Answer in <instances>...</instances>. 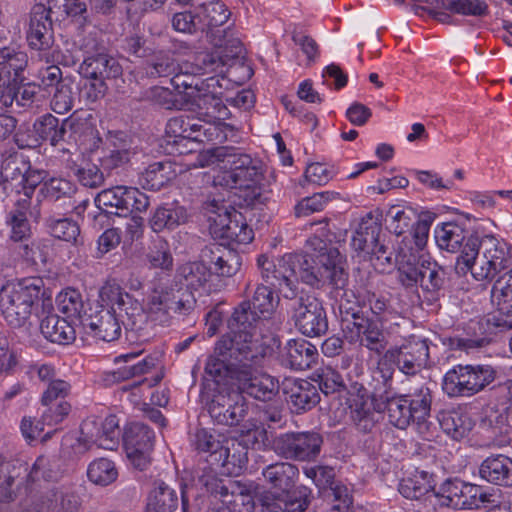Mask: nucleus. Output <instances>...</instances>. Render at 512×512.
Returning a JSON list of instances; mask_svg holds the SVG:
<instances>
[{"mask_svg":"<svg viewBox=\"0 0 512 512\" xmlns=\"http://www.w3.org/2000/svg\"><path fill=\"white\" fill-rule=\"evenodd\" d=\"M269 351L270 347L264 341L252 340L248 335H239L236 339L225 338L217 341L215 356L207 359L206 374L235 381L242 396L260 402L273 401L279 394V381L259 372Z\"/></svg>","mask_w":512,"mask_h":512,"instance_id":"obj_1","label":"nucleus"},{"mask_svg":"<svg viewBox=\"0 0 512 512\" xmlns=\"http://www.w3.org/2000/svg\"><path fill=\"white\" fill-rule=\"evenodd\" d=\"M511 265L512 258L506 244L487 234L482 238L472 237L466 242L462 254L456 258L455 271L461 276L471 272L477 281H491Z\"/></svg>","mask_w":512,"mask_h":512,"instance_id":"obj_2","label":"nucleus"},{"mask_svg":"<svg viewBox=\"0 0 512 512\" xmlns=\"http://www.w3.org/2000/svg\"><path fill=\"white\" fill-rule=\"evenodd\" d=\"M198 162L202 167L223 162L225 169L214 176L213 183L224 188H251L262 177L260 161L232 146L207 149L198 156Z\"/></svg>","mask_w":512,"mask_h":512,"instance_id":"obj_3","label":"nucleus"},{"mask_svg":"<svg viewBox=\"0 0 512 512\" xmlns=\"http://www.w3.org/2000/svg\"><path fill=\"white\" fill-rule=\"evenodd\" d=\"M43 281L40 278H25L10 283L0 277V312L12 328L30 327L37 315Z\"/></svg>","mask_w":512,"mask_h":512,"instance_id":"obj_4","label":"nucleus"},{"mask_svg":"<svg viewBox=\"0 0 512 512\" xmlns=\"http://www.w3.org/2000/svg\"><path fill=\"white\" fill-rule=\"evenodd\" d=\"M429 344L426 338L412 335L399 345L390 346L372 369V381L392 385L396 368L405 375H416L427 366Z\"/></svg>","mask_w":512,"mask_h":512,"instance_id":"obj_5","label":"nucleus"},{"mask_svg":"<svg viewBox=\"0 0 512 512\" xmlns=\"http://www.w3.org/2000/svg\"><path fill=\"white\" fill-rule=\"evenodd\" d=\"M306 243L316 255L313 259L312 256L305 254L302 282L316 288H321L326 283L338 288L348 285L346 258L338 248L328 245L318 236L310 237Z\"/></svg>","mask_w":512,"mask_h":512,"instance_id":"obj_6","label":"nucleus"},{"mask_svg":"<svg viewBox=\"0 0 512 512\" xmlns=\"http://www.w3.org/2000/svg\"><path fill=\"white\" fill-rule=\"evenodd\" d=\"M228 377L209 376L205 373L201 397L205 401L211 419L219 425L236 426L246 418L249 404L239 392H231L225 386Z\"/></svg>","mask_w":512,"mask_h":512,"instance_id":"obj_7","label":"nucleus"},{"mask_svg":"<svg viewBox=\"0 0 512 512\" xmlns=\"http://www.w3.org/2000/svg\"><path fill=\"white\" fill-rule=\"evenodd\" d=\"M304 265L305 254L302 253H287L276 260L264 254L257 258L262 280L288 300L298 294V275L302 280Z\"/></svg>","mask_w":512,"mask_h":512,"instance_id":"obj_8","label":"nucleus"},{"mask_svg":"<svg viewBox=\"0 0 512 512\" xmlns=\"http://www.w3.org/2000/svg\"><path fill=\"white\" fill-rule=\"evenodd\" d=\"M496 378L490 365L458 364L449 369L442 379V390L449 398L472 397L483 391Z\"/></svg>","mask_w":512,"mask_h":512,"instance_id":"obj_9","label":"nucleus"},{"mask_svg":"<svg viewBox=\"0 0 512 512\" xmlns=\"http://www.w3.org/2000/svg\"><path fill=\"white\" fill-rule=\"evenodd\" d=\"M210 222V231L215 238L228 244H248L253 240V230L245 222L243 215L233 209L229 211L223 201L216 199L205 203Z\"/></svg>","mask_w":512,"mask_h":512,"instance_id":"obj_10","label":"nucleus"},{"mask_svg":"<svg viewBox=\"0 0 512 512\" xmlns=\"http://www.w3.org/2000/svg\"><path fill=\"white\" fill-rule=\"evenodd\" d=\"M288 309L297 329L305 336L318 337L328 330L322 302L314 295L301 292L289 300Z\"/></svg>","mask_w":512,"mask_h":512,"instance_id":"obj_11","label":"nucleus"},{"mask_svg":"<svg viewBox=\"0 0 512 512\" xmlns=\"http://www.w3.org/2000/svg\"><path fill=\"white\" fill-rule=\"evenodd\" d=\"M78 72L89 81L86 85L88 99L96 101L105 96L108 90L106 81L122 75V67L113 56L98 53L84 58Z\"/></svg>","mask_w":512,"mask_h":512,"instance_id":"obj_12","label":"nucleus"},{"mask_svg":"<svg viewBox=\"0 0 512 512\" xmlns=\"http://www.w3.org/2000/svg\"><path fill=\"white\" fill-rule=\"evenodd\" d=\"M103 302L110 305V310L119 313L126 330L140 332L146 323V316L141 304L117 284H106L100 290Z\"/></svg>","mask_w":512,"mask_h":512,"instance_id":"obj_13","label":"nucleus"},{"mask_svg":"<svg viewBox=\"0 0 512 512\" xmlns=\"http://www.w3.org/2000/svg\"><path fill=\"white\" fill-rule=\"evenodd\" d=\"M322 444L323 438L317 432H287L274 440L273 449L288 460L312 461L319 456Z\"/></svg>","mask_w":512,"mask_h":512,"instance_id":"obj_14","label":"nucleus"},{"mask_svg":"<svg viewBox=\"0 0 512 512\" xmlns=\"http://www.w3.org/2000/svg\"><path fill=\"white\" fill-rule=\"evenodd\" d=\"M210 42L213 45V50L200 53L196 58L199 74L222 72V68L230 60L238 58L243 51L241 41L227 31H223V34L213 32Z\"/></svg>","mask_w":512,"mask_h":512,"instance_id":"obj_15","label":"nucleus"},{"mask_svg":"<svg viewBox=\"0 0 512 512\" xmlns=\"http://www.w3.org/2000/svg\"><path fill=\"white\" fill-rule=\"evenodd\" d=\"M120 435L119 421L115 415H109L101 423L87 419L81 424V437L76 449L84 453L96 445L98 448L113 450L119 444Z\"/></svg>","mask_w":512,"mask_h":512,"instance_id":"obj_16","label":"nucleus"},{"mask_svg":"<svg viewBox=\"0 0 512 512\" xmlns=\"http://www.w3.org/2000/svg\"><path fill=\"white\" fill-rule=\"evenodd\" d=\"M166 133L175 138L196 142H222L226 139V134L222 133L217 126L202 123L201 117L184 114L169 119L166 124Z\"/></svg>","mask_w":512,"mask_h":512,"instance_id":"obj_17","label":"nucleus"},{"mask_svg":"<svg viewBox=\"0 0 512 512\" xmlns=\"http://www.w3.org/2000/svg\"><path fill=\"white\" fill-rule=\"evenodd\" d=\"M153 431L140 422L130 423L124 431L123 443L127 458L138 470H145L151 460L153 450Z\"/></svg>","mask_w":512,"mask_h":512,"instance_id":"obj_18","label":"nucleus"},{"mask_svg":"<svg viewBox=\"0 0 512 512\" xmlns=\"http://www.w3.org/2000/svg\"><path fill=\"white\" fill-rule=\"evenodd\" d=\"M343 332L350 343L358 342L360 346L379 357L388 349V340L382 325L373 319L362 317L348 321Z\"/></svg>","mask_w":512,"mask_h":512,"instance_id":"obj_19","label":"nucleus"},{"mask_svg":"<svg viewBox=\"0 0 512 512\" xmlns=\"http://www.w3.org/2000/svg\"><path fill=\"white\" fill-rule=\"evenodd\" d=\"M30 162L18 153L4 155L0 166V204L4 202L8 189L18 188L24 183H30V192L42 180L38 172L37 179H33L30 171Z\"/></svg>","mask_w":512,"mask_h":512,"instance_id":"obj_20","label":"nucleus"},{"mask_svg":"<svg viewBox=\"0 0 512 512\" xmlns=\"http://www.w3.org/2000/svg\"><path fill=\"white\" fill-rule=\"evenodd\" d=\"M203 483L207 491L219 497L223 504L232 505L233 512H242L236 509L238 504L245 506L246 511L254 506L252 484L246 485L231 479L222 480L214 476L204 478Z\"/></svg>","mask_w":512,"mask_h":512,"instance_id":"obj_21","label":"nucleus"},{"mask_svg":"<svg viewBox=\"0 0 512 512\" xmlns=\"http://www.w3.org/2000/svg\"><path fill=\"white\" fill-rule=\"evenodd\" d=\"M373 397L385 404L389 422L398 429L407 428L414 419L406 396L392 394V385L372 381Z\"/></svg>","mask_w":512,"mask_h":512,"instance_id":"obj_22","label":"nucleus"},{"mask_svg":"<svg viewBox=\"0 0 512 512\" xmlns=\"http://www.w3.org/2000/svg\"><path fill=\"white\" fill-rule=\"evenodd\" d=\"M491 289V300L497 305L498 315L493 323L501 330L512 329V268L499 273L494 278Z\"/></svg>","mask_w":512,"mask_h":512,"instance_id":"obj_23","label":"nucleus"},{"mask_svg":"<svg viewBox=\"0 0 512 512\" xmlns=\"http://www.w3.org/2000/svg\"><path fill=\"white\" fill-rule=\"evenodd\" d=\"M141 352H128L121 354L115 358V362H124L125 365L116 370L105 371L101 375V381L105 386H112L122 381L129 380L148 373L158 363V358L148 355L140 361L133 363V361L140 356Z\"/></svg>","mask_w":512,"mask_h":512,"instance_id":"obj_24","label":"nucleus"},{"mask_svg":"<svg viewBox=\"0 0 512 512\" xmlns=\"http://www.w3.org/2000/svg\"><path fill=\"white\" fill-rule=\"evenodd\" d=\"M81 324L88 333L106 342L114 341L121 335V319L108 308L100 307L83 316Z\"/></svg>","mask_w":512,"mask_h":512,"instance_id":"obj_25","label":"nucleus"},{"mask_svg":"<svg viewBox=\"0 0 512 512\" xmlns=\"http://www.w3.org/2000/svg\"><path fill=\"white\" fill-rule=\"evenodd\" d=\"M477 485L465 483L459 479H447L444 481L435 496L438 498L439 505L452 508L454 510L470 509L475 499Z\"/></svg>","mask_w":512,"mask_h":512,"instance_id":"obj_26","label":"nucleus"},{"mask_svg":"<svg viewBox=\"0 0 512 512\" xmlns=\"http://www.w3.org/2000/svg\"><path fill=\"white\" fill-rule=\"evenodd\" d=\"M50 9L43 4H35L30 12L27 41L35 50H47L53 44L52 21Z\"/></svg>","mask_w":512,"mask_h":512,"instance_id":"obj_27","label":"nucleus"},{"mask_svg":"<svg viewBox=\"0 0 512 512\" xmlns=\"http://www.w3.org/2000/svg\"><path fill=\"white\" fill-rule=\"evenodd\" d=\"M133 155L131 142L123 132L110 133L101 150V168L108 174L129 163Z\"/></svg>","mask_w":512,"mask_h":512,"instance_id":"obj_28","label":"nucleus"},{"mask_svg":"<svg viewBox=\"0 0 512 512\" xmlns=\"http://www.w3.org/2000/svg\"><path fill=\"white\" fill-rule=\"evenodd\" d=\"M216 88L202 90V92L192 93V97L199 109L198 116L202 118V123H210L225 133L224 120L228 119L230 111L223 103L221 97L217 94Z\"/></svg>","mask_w":512,"mask_h":512,"instance_id":"obj_29","label":"nucleus"},{"mask_svg":"<svg viewBox=\"0 0 512 512\" xmlns=\"http://www.w3.org/2000/svg\"><path fill=\"white\" fill-rule=\"evenodd\" d=\"M80 505V499L75 493L64 487H53L23 512H78Z\"/></svg>","mask_w":512,"mask_h":512,"instance_id":"obj_30","label":"nucleus"},{"mask_svg":"<svg viewBox=\"0 0 512 512\" xmlns=\"http://www.w3.org/2000/svg\"><path fill=\"white\" fill-rule=\"evenodd\" d=\"M259 314L256 309L251 307L249 301H243L234 309L229 320L230 332L223 335L218 341H223L225 338L236 339L239 335H248L252 340L263 341L254 333L258 323L266 319Z\"/></svg>","mask_w":512,"mask_h":512,"instance_id":"obj_31","label":"nucleus"},{"mask_svg":"<svg viewBox=\"0 0 512 512\" xmlns=\"http://www.w3.org/2000/svg\"><path fill=\"white\" fill-rule=\"evenodd\" d=\"M201 257L208 260L210 269L224 277H232L242 265V258L235 250L219 244L206 246L201 252Z\"/></svg>","mask_w":512,"mask_h":512,"instance_id":"obj_32","label":"nucleus"},{"mask_svg":"<svg viewBox=\"0 0 512 512\" xmlns=\"http://www.w3.org/2000/svg\"><path fill=\"white\" fill-rule=\"evenodd\" d=\"M291 411L301 414L314 408L320 401L318 388L307 380H295L284 388Z\"/></svg>","mask_w":512,"mask_h":512,"instance_id":"obj_33","label":"nucleus"},{"mask_svg":"<svg viewBox=\"0 0 512 512\" xmlns=\"http://www.w3.org/2000/svg\"><path fill=\"white\" fill-rule=\"evenodd\" d=\"M248 463V452L243 443L236 438L224 439L213 464L221 467L222 472L239 475Z\"/></svg>","mask_w":512,"mask_h":512,"instance_id":"obj_34","label":"nucleus"},{"mask_svg":"<svg viewBox=\"0 0 512 512\" xmlns=\"http://www.w3.org/2000/svg\"><path fill=\"white\" fill-rule=\"evenodd\" d=\"M477 237L463 225L456 222H445L441 225H437L434 230V238L437 246L441 250H445L450 253L462 254V250L466 242L470 238Z\"/></svg>","mask_w":512,"mask_h":512,"instance_id":"obj_35","label":"nucleus"},{"mask_svg":"<svg viewBox=\"0 0 512 512\" xmlns=\"http://www.w3.org/2000/svg\"><path fill=\"white\" fill-rule=\"evenodd\" d=\"M230 14L226 5L220 0H211L200 4L198 15L201 20V32H206L209 38L212 37L213 32L223 34V31H227L234 35L230 28L220 29L227 22Z\"/></svg>","mask_w":512,"mask_h":512,"instance_id":"obj_36","label":"nucleus"},{"mask_svg":"<svg viewBox=\"0 0 512 512\" xmlns=\"http://www.w3.org/2000/svg\"><path fill=\"white\" fill-rule=\"evenodd\" d=\"M479 475L494 485L512 487V459L502 454L487 457L479 467Z\"/></svg>","mask_w":512,"mask_h":512,"instance_id":"obj_37","label":"nucleus"},{"mask_svg":"<svg viewBox=\"0 0 512 512\" xmlns=\"http://www.w3.org/2000/svg\"><path fill=\"white\" fill-rule=\"evenodd\" d=\"M71 405L66 401H61L55 408H48L42 415V422H34L31 418L24 417L21 422V431L23 436L29 440H35L43 431V425H57L69 414Z\"/></svg>","mask_w":512,"mask_h":512,"instance_id":"obj_38","label":"nucleus"},{"mask_svg":"<svg viewBox=\"0 0 512 512\" xmlns=\"http://www.w3.org/2000/svg\"><path fill=\"white\" fill-rule=\"evenodd\" d=\"M172 288L155 287L148 295L145 307H143L146 319L158 322L161 325L169 321L171 313Z\"/></svg>","mask_w":512,"mask_h":512,"instance_id":"obj_39","label":"nucleus"},{"mask_svg":"<svg viewBox=\"0 0 512 512\" xmlns=\"http://www.w3.org/2000/svg\"><path fill=\"white\" fill-rule=\"evenodd\" d=\"M285 360L290 368L306 370L316 362L318 351L316 347L306 340H290L285 347Z\"/></svg>","mask_w":512,"mask_h":512,"instance_id":"obj_40","label":"nucleus"},{"mask_svg":"<svg viewBox=\"0 0 512 512\" xmlns=\"http://www.w3.org/2000/svg\"><path fill=\"white\" fill-rule=\"evenodd\" d=\"M437 418L443 432L454 440L466 437L474 426L471 417L459 410H443Z\"/></svg>","mask_w":512,"mask_h":512,"instance_id":"obj_41","label":"nucleus"},{"mask_svg":"<svg viewBox=\"0 0 512 512\" xmlns=\"http://www.w3.org/2000/svg\"><path fill=\"white\" fill-rule=\"evenodd\" d=\"M40 330L43 336L52 343L69 344L75 340L76 333L66 318L56 314L47 315L41 320Z\"/></svg>","mask_w":512,"mask_h":512,"instance_id":"obj_42","label":"nucleus"},{"mask_svg":"<svg viewBox=\"0 0 512 512\" xmlns=\"http://www.w3.org/2000/svg\"><path fill=\"white\" fill-rule=\"evenodd\" d=\"M66 127H72V120L65 119L60 122L52 114L39 117L33 124L34 132L39 135L41 141H49L54 147L61 145Z\"/></svg>","mask_w":512,"mask_h":512,"instance_id":"obj_43","label":"nucleus"},{"mask_svg":"<svg viewBox=\"0 0 512 512\" xmlns=\"http://www.w3.org/2000/svg\"><path fill=\"white\" fill-rule=\"evenodd\" d=\"M176 172L169 161L154 162L139 175V184L147 190L158 191L174 179Z\"/></svg>","mask_w":512,"mask_h":512,"instance_id":"obj_44","label":"nucleus"},{"mask_svg":"<svg viewBox=\"0 0 512 512\" xmlns=\"http://www.w3.org/2000/svg\"><path fill=\"white\" fill-rule=\"evenodd\" d=\"M127 186L104 189L94 199L95 205L106 215H127Z\"/></svg>","mask_w":512,"mask_h":512,"instance_id":"obj_45","label":"nucleus"},{"mask_svg":"<svg viewBox=\"0 0 512 512\" xmlns=\"http://www.w3.org/2000/svg\"><path fill=\"white\" fill-rule=\"evenodd\" d=\"M178 504L179 497L175 489L163 481L154 483V488L148 497V512H174Z\"/></svg>","mask_w":512,"mask_h":512,"instance_id":"obj_46","label":"nucleus"},{"mask_svg":"<svg viewBox=\"0 0 512 512\" xmlns=\"http://www.w3.org/2000/svg\"><path fill=\"white\" fill-rule=\"evenodd\" d=\"M298 475V469L295 465L288 462H279L268 465L263 470V476L272 487L287 492L294 485L295 478Z\"/></svg>","mask_w":512,"mask_h":512,"instance_id":"obj_47","label":"nucleus"},{"mask_svg":"<svg viewBox=\"0 0 512 512\" xmlns=\"http://www.w3.org/2000/svg\"><path fill=\"white\" fill-rule=\"evenodd\" d=\"M171 85L179 93L185 92L190 89L189 95L192 97V93L202 92V90H209V88L221 87L219 79L216 76H210L205 79L197 77L188 71L183 72L177 70L170 79Z\"/></svg>","mask_w":512,"mask_h":512,"instance_id":"obj_48","label":"nucleus"},{"mask_svg":"<svg viewBox=\"0 0 512 512\" xmlns=\"http://www.w3.org/2000/svg\"><path fill=\"white\" fill-rule=\"evenodd\" d=\"M51 12L59 13L63 19H70L83 27L90 22L85 0H48Z\"/></svg>","mask_w":512,"mask_h":512,"instance_id":"obj_49","label":"nucleus"},{"mask_svg":"<svg viewBox=\"0 0 512 512\" xmlns=\"http://www.w3.org/2000/svg\"><path fill=\"white\" fill-rule=\"evenodd\" d=\"M28 65V55L18 45L0 47V69L11 75L14 80L20 79L23 71Z\"/></svg>","mask_w":512,"mask_h":512,"instance_id":"obj_50","label":"nucleus"},{"mask_svg":"<svg viewBox=\"0 0 512 512\" xmlns=\"http://www.w3.org/2000/svg\"><path fill=\"white\" fill-rule=\"evenodd\" d=\"M348 285L338 288L330 286L329 296L338 304L341 315L342 326L344 327L348 321H354L356 318H362L355 294L352 290L347 289Z\"/></svg>","mask_w":512,"mask_h":512,"instance_id":"obj_51","label":"nucleus"},{"mask_svg":"<svg viewBox=\"0 0 512 512\" xmlns=\"http://www.w3.org/2000/svg\"><path fill=\"white\" fill-rule=\"evenodd\" d=\"M187 220V212L184 207H158L152 214L149 224L154 232L164 229H174Z\"/></svg>","mask_w":512,"mask_h":512,"instance_id":"obj_52","label":"nucleus"},{"mask_svg":"<svg viewBox=\"0 0 512 512\" xmlns=\"http://www.w3.org/2000/svg\"><path fill=\"white\" fill-rule=\"evenodd\" d=\"M446 283V270L436 261L421 259V278L419 281L423 291L438 294Z\"/></svg>","mask_w":512,"mask_h":512,"instance_id":"obj_53","label":"nucleus"},{"mask_svg":"<svg viewBox=\"0 0 512 512\" xmlns=\"http://www.w3.org/2000/svg\"><path fill=\"white\" fill-rule=\"evenodd\" d=\"M396 265H398V279L407 288L419 284L421 278V261L412 253L400 251L396 254Z\"/></svg>","mask_w":512,"mask_h":512,"instance_id":"obj_54","label":"nucleus"},{"mask_svg":"<svg viewBox=\"0 0 512 512\" xmlns=\"http://www.w3.org/2000/svg\"><path fill=\"white\" fill-rule=\"evenodd\" d=\"M350 408L354 425L363 433L371 432L381 418V414L375 410L373 403L369 401L356 399Z\"/></svg>","mask_w":512,"mask_h":512,"instance_id":"obj_55","label":"nucleus"},{"mask_svg":"<svg viewBox=\"0 0 512 512\" xmlns=\"http://www.w3.org/2000/svg\"><path fill=\"white\" fill-rule=\"evenodd\" d=\"M210 269L203 262H187L177 269L179 281L186 285L188 290H198L203 287L210 278Z\"/></svg>","mask_w":512,"mask_h":512,"instance_id":"obj_56","label":"nucleus"},{"mask_svg":"<svg viewBox=\"0 0 512 512\" xmlns=\"http://www.w3.org/2000/svg\"><path fill=\"white\" fill-rule=\"evenodd\" d=\"M69 169L78 182L85 187L95 189L104 184L105 171L86 159H82L80 163L73 161Z\"/></svg>","mask_w":512,"mask_h":512,"instance_id":"obj_57","label":"nucleus"},{"mask_svg":"<svg viewBox=\"0 0 512 512\" xmlns=\"http://www.w3.org/2000/svg\"><path fill=\"white\" fill-rule=\"evenodd\" d=\"M434 489L431 476L426 471L416 470L411 476L403 478L399 484V492L407 499H420Z\"/></svg>","mask_w":512,"mask_h":512,"instance_id":"obj_58","label":"nucleus"},{"mask_svg":"<svg viewBox=\"0 0 512 512\" xmlns=\"http://www.w3.org/2000/svg\"><path fill=\"white\" fill-rule=\"evenodd\" d=\"M22 469L24 472L27 471V468L23 464L16 465L0 459V502L14 499L15 492L13 485Z\"/></svg>","mask_w":512,"mask_h":512,"instance_id":"obj_59","label":"nucleus"},{"mask_svg":"<svg viewBox=\"0 0 512 512\" xmlns=\"http://www.w3.org/2000/svg\"><path fill=\"white\" fill-rule=\"evenodd\" d=\"M46 224L53 237L72 242L74 245L80 244V227L77 222L68 218L50 217L46 220Z\"/></svg>","mask_w":512,"mask_h":512,"instance_id":"obj_60","label":"nucleus"},{"mask_svg":"<svg viewBox=\"0 0 512 512\" xmlns=\"http://www.w3.org/2000/svg\"><path fill=\"white\" fill-rule=\"evenodd\" d=\"M390 218L389 229L400 236L409 231L416 220V212L410 207L392 206L386 214Z\"/></svg>","mask_w":512,"mask_h":512,"instance_id":"obj_61","label":"nucleus"},{"mask_svg":"<svg viewBox=\"0 0 512 512\" xmlns=\"http://www.w3.org/2000/svg\"><path fill=\"white\" fill-rule=\"evenodd\" d=\"M87 476L91 482L107 486L117 479L118 472L111 460L100 458L90 463Z\"/></svg>","mask_w":512,"mask_h":512,"instance_id":"obj_62","label":"nucleus"},{"mask_svg":"<svg viewBox=\"0 0 512 512\" xmlns=\"http://www.w3.org/2000/svg\"><path fill=\"white\" fill-rule=\"evenodd\" d=\"M337 196L338 193L332 191L314 193L312 196L305 197L297 203L295 206V214L297 217H306L313 213L320 212Z\"/></svg>","mask_w":512,"mask_h":512,"instance_id":"obj_63","label":"nucleus"},{"mask_svg":"<svg viewBox=\"0 0 512 512\" xmlns=\"http://www.w3.org/2000/svg\"><path fill=\"white\" fill-rule=\"evenodd\" d=\"M402 395L407 397V402L414 417L430 416L432 396L431 390L426 384L421 383L412 392Z\"/></svg>","mask_w":512,"mask_h":512,"instance_id":"obj_64","label":"nucleus"}]
</instances>
